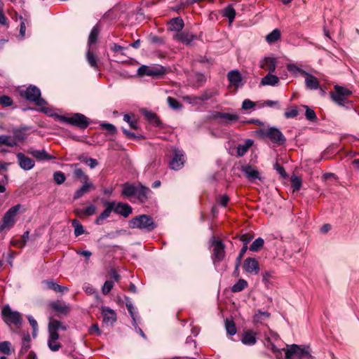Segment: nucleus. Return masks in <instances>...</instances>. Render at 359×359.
<instances>
[{
	"mask_svg": "<svg viewBox=\"0 0 359 359\" xmlns=\"http://www.w3.org/2000/svg\"><path fill=\"white\" fill-rule=\"evenodd\" d=\"M129 226L131 229H138L150 232L154 230L157 225L150 215H140L129 221Z\"/></svg>",
	"mask_w": 359,
	"mask_h": 359,
	"instance_id": "f257e3e1",
	"label": "nucleus"
},
{
	"mask_svg": "<svg viewBox=\"0 0 359 359\" xmlns=\"http://www.w3.org/2000/svg\"><path fill=\"white\" fill-rule=\"evenodd\" d=\"M1 318L4 322L8 326L14 325L16 327H20L22 318L20 313L12 311L9 305H5L1 309Z\"/></svg>",
	"mask_w": 359,
	"mask_h": 359,
	"instance_id": "f03ea898",
	"label": "nucleus"
},
{
	"mask_svg": "<svg viewBox=\"0 0 359 359\" xmlns=\"http://www.w3.org/2000/svg\"><path fill=\"white\" fill-rule=\"evenodd\" d=\"M22 97L29 102H34L37 106L42 107L46 104V101L41 97V90L35 86H29L26 89L19 91Z\"/></svg>",
	"mask_w": 359,
	"mask_h": 359,
	"instance_id": "7ed1b4c3",
	"label": "nucleus"
},
{
	"mask_svg": "<svg viewBox=\"0 0 359 359\" xmlns=\"http://www.w3.org/2000/svg\"><path fill=\"white\" fill-rule=\"evenodd\" d=\"M309 347L303 348L297 344L287 345V348H283L285 352V359H304L310 358L311 355L308 350Z\"/></svg>",
	"mask_w": 359,
	"mask_h": 359,
	"instance_id": "20e7f679",
	"label": "nucleus"
},
{
	"mask_svg": "<svg viewBox=\"0 0 359 359\" xmlns=\"http://www.w3.org/2000/svg\"><path fill=\"white\" fill-rule=\"evenodd\" d=\"M212 254L211 256L214 264L220 263L225 257V245L222 240L213 238L211 241Z\"/></svg>",
	"mask_w": 359,
	"mask_h": 359,
	"instance_id": "39448f33",
	"label": "nucleus"
},
{
	"mask_svg": "<svg viewBox=\"0 0 359 359\" xmlns=\"http://www.w3.org/2000/svg\"><path fill=\"white\" fill-rule=\"evenodd\" d=\"M334 91L330 93L332 100L339 106H344L347 99L352 95V91L343 86L335 85Z\"/></svg>",
	"mask_w": 359,
	"mask_h": 359,
	"instance_id": "423d86ee",
	"label": "nucleus"
},
{
	"mask_svg": "<svg viewBox=\"0 0 359 359\" xmlns=\"http://www.w3.org/2000/svg\"><path fill=\"white\" fill-rule=\"evenodd\" d=\"M20 208L21 205L17 204L6 212L2 219V224L0 225V231L5 229H11L14 226L15 223V217Z\"/></svg>",
	"mask_w": 359,
	"mask_h": 359,
	"instance_id": "0eeeda50",
	"label": "nucleus"
},
{
	"mask_svg": "<svg viewBox=\"0 0 359 359\" xmlns=\"http://www.w3.org/2000/svg\"><path fill=\"white\" fill-rule=\"evenodd\" d=\"M165 70L162 66L149 67L147 65H142L137 69V75L140 76H149L153 77H158L163 75Z\"/></svg>",
	"mask_w": 359,
	"mask_h": 359,
	"instance_id": "6e6552de",
	"label": "nucleus"
},
{
	"mask_svg": "<svg viewBox=\"0 0 359 359\" xmlns=\"http://www.w3.org/2000/svg\"><path fill=\"white\" fill-rule=\"evenodd\" d=\"M273 143L283 145L286 142V138L281 131L275 127L269 128L264 133Z\"/></svg>",
	"mask_w": 359,
	"mask_h": 359,
	"instance_id": "1a4fd4ad",
	"label": "nucleus"
},
{
	"mask_svg": "<svg viewBox=\"0 0 359 359\" xmlns=\"http://www.w3.org/2000/svg\"><path fill=\"white\" fill-rule=\"evenodd\" d=\"M211 118L214 120H219L220 123L229 125L232 122L238 121L239 116L236 114L216 111L212 114Z\"/></svg>",
	"mask_w": 359,
	"mask_h": 359,
	"instance_id": "9d476101",
	"label": "nucleus"
},
{
	"mask_svg": "<svg viewBox=\"0 0 359 359\" xmlns=\"http://www.w3.org/2000/svg\"><path fill=\"white\" fill-rule=\"evenodd\" d=\"M89 124V118L82 114L76 113L70 116L69 125L76 126L79 129L84 130L88 127Z\"/></svg>",
	"mask_w": 359,
	"mask_h": 359,
	"instance_id": "9b49d317",
	"label": "nucleus"
},
{
	"mask_svg": "<svg viewBox=\"0 0 359 359\" xmlns=\"http://www.w3.org/2000/svg\"><path fill=\"white\" fill-rule=\"evenodd\" d=\"M173 157L169 163V166L172 170H180L184 164V154L182 151L175 149L173 151Z\"/></svg>",
	"mask_w": 359,
	"mask_h": 359,
	"instance_id": "f8f14e48",
	"label": "nucleus"
},
{
	"mask_svg": "<svg viewBox=\"0 0 359 359\" xmlns=\"http://www.w3.org/2000/svg\"><path fill=\"white\" fill-rule=\"evenodd\" d=\"M114 206V212L123 216V217H128L133 212L132 207L122 202L111 201Z\"/></svg>",
	"mask_w": 359,
	"mask_h": 359,
	"instance_id": "ddd939ff",
	"label": "nucleus"
},
{
	"mask_svg": "<svg viewBox=\"0 0 359 359\" xmlns=\"http://www.w3.org/2000/svg\"><path fill=\"white\" fill-rule=\"evenodd\" d=\"M26 151L28 154H30L39 161L53 160L55 158V156L48 154L45 149L37 150L30 147L27 149Z\"/></svg>",
	"mask_w": 359,
	"mask_h": 359,
	"instance_id": "4468645a",
	"label": "nucleus"
},
{
	"mask_svg": "<svg viewBox=\"0 0 359 359\" xmlns=\"http://www.w3.org/2000/svg\"><path fill=\"white\" fill-rule=\"evenodd\" d=\"M102 203L105 207V209L100 214L95 221V224L97 225L102 224L103 221L107 219L110 216L111 213L114 212V206L111 201H103Z\"/></svg>",
	"mask_w": 359,
	"mask_h": 359,
	"instance_id": "2eb2a0df",
	"label": "nucleus"
},
{
	"mask_svg": "<svg viewBox=\"0 0 359 359\" xmlns=\"http://www.w3.org/2000/svg\"><path fill=\"white\" fill-rule=\"evenodd\" d=\"M16 157L19 166L22 169L25 170H29L34 168L35 165L34 161L32 158L25 156L23 153H18Z\"/></svg>",
	"mask_w": 359,
	"mask_h": 359,
	"instance_id": "dca6fc26",
	"label": "nucleus"
},
{
	"mask_svg": "<svg viewBox=\"0 0 359 359\" xmlns=\"http://www.w3.org/2000/svg\"><path fill=\"white\" fill-rule=\"evenodd\" d=\"M243 267L250 273L257 274L259 271V262L255 258H247L243 262Z\"/></svg>",
	"mask_w": 359,
	"mask_h": 359,
	"instance_id": "f3484780",
	"label": "nucleus"
},
{
	"mask_svg": "<svg viewBox=\"0 0 359 359\" xmlns=\"http://www.w3.org/2000/svg\"><path fill=\"white\" fill-rule=\"evenodd\" d=\"M227 79L231 86L238 88L243 86L242 76L238 70H231L227 74Z\"/></svg>",
	"mask_w": 359,
	"mask_h": 359,
	"instance_id": "a211bd4d",
	"label": "nucleus"
},
{
	"mask_svg": "<svg viewBox=\"0 0 359 359\" xmlns=\"http://www.w3.org/2000/svg\"><path fill=\"white\" fill-rule=\"evenodd\" d=\"M197 355L196 342L193 340L187 341L184 346V357L188 359H196Z\"/></svg>",
	"mask_w": 359,
	"mask_h": 359,
	"instance_id": "6ab92c4d",
	"label": "nucleus"
},
{
	"mask_svg": "<svg viewBox=\"0 0 359 359\" xmlns=\"http://www.w3.org/2000/svg\"><path fill=\"white\" fill-rule=\"evenodd\" d=\"M174 39L187 46L191 45L192 41L196 39V36L186 32H177Z\"/></svg>",
	"mask_w": 359,
	"mask_h": 359,
	"instance_id": "aec40b11",
	"label": "nucleus"
},
{
	"mask_svg": "<svg viewBox=\"0 0 359 359\" xmlns=\"http://www.w3.org/2000/svg\"><path fill=\"white\" fill-rule=\"evenodd\" d=\"M95 189V187L90 181L83 182V184L78 190L75 191L73 198L74 200H78L79 198H81L83 195L88 194L91 190H94Z\"/></svg>",
	"mask_w": 359,
	"mask_h": 359,
	"instance_id": "412c9836",
	"label": "nucleus"
},
{
	"mask_svg": "<svg viewBox=\"0 0 359 359\" xmlns=\"http://www.w3.org/2000/svg\"><path fill=\"white\" fill-rule=\"evenodd\" d=\"M241 341L246 346H252L257 342V333L252 330L244 331Z\"/></svg>",
	"mask_w": 359,
	"mask_h": 359,
	"instance_id": "4be33fe9",
	"label": "nucleus"
},
{
	"mask_svg": "<svg viewBox=\"0 0 359 359\" xmlns=\"http://www.w3.org/2000/svg\"><path fill=\"white\" fill-rule=\"evenodd\" d=\"M150 193L151 190L148 187L140 184L137 186L135 196L141 203H144L147 201Z\"/></svg>",
	"mask_w": 359,
	"mask_h": 359,
	"instance_id": "5701e85b",
	"label": "nucleus"
},
{
	"mask_svg": "<svg viewBox=\"0 0 359 359\" xmlns=\"http://www.w3.org/2000/svg\"><path fill=\"white\" fill-rule=\"evenodd\" d=\"M302 75L306 76L305 83L306 86L311 90H316L319 87V82L318 79L312 74L305 72H302Z\"/></svg>",
	"mask_w": 359,
	"mask_h": 359,
	"instance_id": "b1692460",
	"label": "nucleus"
},
{
	"mask_svg": "<svg viewBox=\"0 0 359 359\" xmlns=\"http://www.w3.org/2000/svg\"><path fill=\"white\" fill-rule=\"evenodd\" d=\"M142 114L144 115L145 118L152 125L155 126H161L162 123L160 121L158 116L156 114L148 111L145 109L142 110Z\"/></svg>",
	"mask_w": 359,
	"mask_h": 359,
	"instance_id": "393cba45",
	"label": "nucleus"
},
{
	"mask_svg": "<svg viewBox=\"0 0 359 359\" xmlns=\"http://www.w3.org/2000/svg\"><path fill=\"white\" fill-rule=\"evenodd\" d=\"M169 30L180 32L184 27V23L180 17L173 18L168 22Z\"/></svg>",
	"mask_w": 359,
	"mask_h": 359,
	"instance_id": "a878e982",
	"label": "nucleus"
},
{
	"mask_svg": "<svg viewBox=\"0 0 359 359\" xmlns=\"http://www.w3.org/2000/svg\"><path fill=\"white\" fill-rule=\"evenodd\" d=\"M102 314L103 316V321L105 323H113L116 320V313L107 306L102 308Z\"/></svg>",
	"mask_w": 359,
	"mask_h": 359,
	"instance_id": "bb28decb",
	"label": "nucleus"
},
{
	"mask_svg": "<svg viewBox=\"0 0 359 359\" xmlns=\"http://www.w3.org/2000/svg\"><path fill=\"white\" fill-rule=\"evenodd\" d=\"M260 67L269 70V73H273L276 67V62L274 58L265 57L260 62Z\"/></svg>",
	"mask_w": 359,
	"mask_h": 359,
	"instance_id": "cd10ccee",
	"label": "nucleus"
},
{
	"mask_svg": "<svg viewBox=\"0 0 359 359\" xmlns=\"http://www.w3.org/2000/svg\"><path fill=\"white\" fill-rule=\"evenodd\" d=\"M28 129L29 128L27 127H22L13 129L12 131L13 134V139L15 141H25L28 136V133H27Z\"/></svg>",
	"mask_w": 359,
	"mask_h": 359,
	"instance_id": "c85d7f7f",
	"label": "nucleus"
},
{
	"mask_svg": "<svg viewBox=\"0 0 359 359\" xmlns=\"http://www.w3.org/2000/svg\"><path fill=\"white\" fill-rule=\"evenodd\" d=\"M50 306L55 311L62 314H67L69 311V307L65 303L60 300L51 302L50 304Z\"/></svg>",
	"mask_w": 359,
	"mask_h": 359,
	"instance_id": "c756f323",
	"label": "nucleus"
},
{
	"mask_svg": "<svg viewBox=\"0 0 359 359\" xmlns=\"http://www.w3.org/2000/svg\"><path fill=\"white\" fill-rule=\"evenodd\" d=\"M280 79L278 76L273 75L272 73H269L262 79L261 85L274 86L278 83Z\"/></svg>",
	"mask_w": 359,
	"mask_h": 359,
	"instance_id": "7c9ffc66",
	"label": "nucleus"
},
{
	"mask_svg": "<svg viewBox=\"0 0 359 359\" xmlns=\"http://www.w3.org/2000/svg\"><path fill=\"white\" fill-rule=\"evenodd\" d=\"M31 347V337L29 332H27L24 334L22 339V344H21V348L19 351L20 355H24L25 354L29 349Z\"/></svg>",
	"mask_w": 359,
	"mask_h": 359,
	"instance_id": "2f4dec72",
	"label": "nucleus"
},
{
	"mask_svg": "<svg viewBox=\"0 0 359 359\" xmlns=\"http://www.w3.org/2000/svg\"><path fill=\"white\" fill-rule=\"evenodd\" d=\"M137 189V187L130 184L128 183H126L123 186L121 194L124 197H131L135 196Z\"/></svg>",
	"mask_w": 359,
	"mask_h": 359,
	"instance_id": "473e14b6",
	"label": "nucleus"
},
{
	"mask_svg": "<svg viewBox=\"0 0 359 359\" xmlns=\"http://www.w3.org/2000/svg\"><path fill=\"white\" fill-rule=\"evenodd\" d=\"M76 164H72L71 167H75V169L74 170V177L79 179L81 182H89V177L84 173V172L81 169L76 168Z\"/></svg>",
	"mask_w": 359,
	"mask_h": 359,
	"instance_id": "72a5a7b5",
	"label": "nucleus"
},
{
	"mask_svg": "<svg viewBox=\"0 0 359 359\" xmlns=\"http://www.w3.org/2000/svg\"><path fill=\"white\" fill-rule=\"evenodd\" d=\"M253 141L248 139L243 144H239L237 147V154L238 156H243L248 151L250 147L252 145Z\"/></svg>",
	"mask_w": 359,
	"mask_h": 359,
	"instance_id": "f704fd0d",
	"label": "nucleus"
},
{
	"mask_svg": "<svg viewBox=\"0 0 359 359\" xmlns=\"http://www.w3.org/2000/svg\"><path fill=\"white\" fill-rule=\"evenodd\" d=\"M86 59L91 67L96 70L98 69L97 58L90 49L86 53Z\"/></svg>",
	"mask_w": 359,
	"mask_h": 359,
	"instance_id": "c9c22d12",
	"label": "nucleus"
},
{
	"mask_svg": "<svg viewBox=\"0 0 359 359\" xmlns=\"http://www.w3.org/2000/svg\"><path fill=\"white\" fill-rule=\"evenodd\" d=\"M243 171L250 179L255 180L259 178V172L250 165L243 167Z\"/></svg>",
	"mask_w": 359,
	"mask_h": 359,
	"instance_id": "e433bc0d",
	"label": "nucleus"
},
{
	"mask_svg": "<svg viewBox=\"0 0 359 359\" xmlns=\"http://www.w3.org/2000/svg\"><path fill=\"white\" fill-rule=\"evenodd\" d=\"M280 36L281 34L280 30L275 29L266 36V41L269 43H273L279 40Z\"/></svg>",
	"mask_w": 359,
	"mask_h": 359,
	"instance_id": "4c0bfd02",
	"label": "nucleus"
},
{
	"mask_svg": "<svg viewBox=\"0 0 359 359\" xmlns=\"http://www.w3.org/2000/svg\"><path fill=\"white\" fill-rule=\"evenodd\" d=\"M46 284L48 289L53 290L55 292H64L68 290L67 287L61 286L53 280H46Z\"/></svg>",
	"mask_w": 359,
	"mask_h": 359,
	"instance_id": "58836bf2",
	"label": "nucleus"
},
{
	"mask_svg": "<svg viewBox=\"0 0 359 359\" xmlns=\"http://www.w3.org/2000/svg\"><path fill=\"white\" fill-rule=\"evenodd\" d=\"M224 323L227 334L231 336L236 334L237 330L234 322L232 320L226 318Z\"/></svg>",
	"mask_w": 359,
	"mask_h": 359,
	"instance_id": "ea45409f",
	"label": "nucleus"
},
{
	"mask_svg": "<svg viewBox=\"0 0 359 359\" xmlns=\"http://www.w3.org/2000/svg\"><path fill=\"white\" fill-rule=\"evenodd\" d=\"M0 142L1 144L6 145L10 147H13L17 146L18 142L13 138H11L7 135H0Z\"/></svg>",
	"mask_w": 359,
	"mask_h": 359,
	"instance_id": "a19ab883",
	"label": "nucleus"
},
{
	"mask_svg": "<svg viewBox=\"0 0 359 359\" xmlns=\"http://www.w3.org/2000/svg\"><path fill=\"white\" fill-rule=\"evenodd\" d=\"M123 121L127 122L131 128L135 130H137L138 128L137 121L134 114H125L123 116Z\"/></svg>",
	"mask_w": 359,
	"mask_h": 359,
	"instance_id": "79ce46f5",
	"label": "nucleus"
},
{
	"mask_svg": "<svg viewBox=\"0 0 359 359\" xmlns=\"http://www.w3.org/2000/svg\"><path fill=\"white\" fill-rule=\"evenodd\" d=\"M223 15L228 18L229 22H232L236 17V11L232 6L229 5L224 9Z\"/></svg>",
	"mask_w": 359,
	"mask_h": 359,
	"instance_id": "37998d69",
	"label": "nucleus"
},
{
	"mask_svg": "<svg viewBox=\"0 0 359 359\" xmlns=\"http://www.w3.org/2000/svg\"><path fill=\"white\" fill-rule=\"evenodd\" d=\"M98 34H99V29H98L97 26H94L93 27V29H91L90 33L89 34V37H88V43L90 46L96 43V41L97 40Z\"/></svg>",
	"mask_w": 359,
	"mask_h": 359,
	"instance_id": "c03bdc74",
	"label": "nucleus"
},
{
	"mask_svg": "<svg viewBox=\"0 0 359 359\" xmlns=\"http://www.w3.org/2000/svg\"><path fill=\"white\" fill-rule=\"evenodd\" d=\"M248 286V283L244 279H239L236 283H235L232 287L231 291L233 292H239L243 290Z\"/></svg>",
	"mask_w": 359,
	"mask_h": 359,
	"instance_id": "a18cd8bd",
	"label": "nucleus"
},
{
	"mask_svg": "<svg viewBox=\"0 0 359 359\" xmlns=\"http://www.w3.org/2000/svg\"><path fill=\"white\" fill-rule=\"evenodd\" d=\"M264 241L262 238H257L250 245L249 249L252 252H258L264 245Z\"/></svg>",
	"mask_w": 359,
	"mask_h": 359,
	"instance_id": "49530a36",
	"label": "nucleus"
},
{
	"mask_svg": "<svg viewBox=\"0 0 359 359\" xmlns=\"http://www.w3.org/2000/svg\"><path fill=\"white\" fill-rule=\"evenodd\" d=\"M72 224L74 228V235L75 236H79L84 233V229L81 222L77 219H73L72 221Z\"/></svg>",
	"mask_w": 359,
	"mask_h": 359,
	"instance_id": "de8ad7c7",
	"label": "nucleus"
},
{
	"mask_svg": "<svg viewBox=\"0 0 359 359\" xmlns=\"http://www.w3.org/2000/svg\"><path fill=\"white\" fill-rule=\"evenodd\" d=\"M302 184V180L299 177L292 176L291 177V187L293 192L297 191L300 189Z\"/></svg>",
	"mask_w": 359,
	"mask_h": 359,
	"instance_id": "09e8293b",
	"label": "nucleus"
},
{
	"mask_svg": "<svg viewBox=\"0 0 359 359\" xmlns=\"http://www.w3.org/2000/svg\"><path fill=\"white\" fill-rule=\"evenodd\" d=\"M126 305L127 309H128L131 318H133V325H136V318H135V308H134L133 305L132 304L129 297H126Z\"/></svg>",
	"mask_w": 359,
	"mask_h": 359,
	"instance_id": "8fccbe9b",
	"label": "nucleus"
},
{
	"mask_svg": "<svg viewBox=\"0 0 359 359\" xmlns=\"http://www.w3.org/2000/svg\"><path fill=\"white\" fill-rule=\"evenodd\" d=\"M213 97V94L209 91H205L200 96H195L192 98V102L197 103L198 101H206Z\"/></svg>",
	"mask_w": 359,
	"mask_h": 359,
	"instance_id": "3c124183",
	"label": "nucleus"
},
{
	"mask_svg": "<svg viewBox=\"0 0 359 359\" xmlns=\"http://www.w3.org/2000/svg\"><path fill=\"white\" fill-rule=\"evenodd\" d=\"M306 109L305 116L306 118L310 121H316L317 116L315 111L311 108H309L307 105L303 106Z\"/></svg>",
	"mask_w": 359,
	"mask_h": 359,
	"instance_id": "603ef678",
	"label": "nucleus"
},
{
	"mask_svg": "<svg viewBox=\"0 0 359 359\" xmlns=\"http://www.w3.org/2000/svg\"><path fill=\"white\" fill-rule=\"evenodd\" d=\"M48 328L54 329L56 330H66V326L63 325L60 321L57 320L51 319L48 323Z\"/></svg>",
	"mask_w": 359,
	"mask_h": 359,
	"instance_id": "864d4df0",
	"label": "nucleus"
},
{
	"mask_svg": "<svg viewBox=\"0 0 359 359\" xmlns=\"http://www.w3.org/2000/svg\"><path fill=\"white\" fill-rule=\"evenodd\" d=\"M100 127L102 129H104L105 130H107L108 132V133L110 135H115L117 133L116 128L115 127V126H114L111 123H102L100 124Z\"/></svg>",
	"mask_w": 359,
	"mask_h": 359,
	"instance_id": "5fc2aeb1",
	"label": "nucleus"
},
{
	"mask_svg": "<svg viewBox=\"0 0 359 359\" xmlns=\"http://www.w3.org/2000/svg\"><path fill=\"white\" fill-rule=\"evenodd\" d=\"M79 159L83 161V163H86L90 168H94L98 164L97 161L93 158L79 156Z\"/></svg>",
	"mask_w": 359,
	"mask_h": 359,
	"instance_id": "6e6d98bb",
	"label": "nucleus"
},
{
	"mask_svg": "<svg viewBox=\"0 0 359 359\" xmlns=\"http://www.w3.org/2000/svg\"><path fill=\"white\" fill-rule=\"evenodd\" d=\"M167 102L169 107L173 109H181L182 107V105L178 102V100L172 97H168Z\"/></svg>",
	"mask_w": 359,
	"mask_h": 359,
	"instance_id": "4d7b16f0",
	"label": "nucleus"
},
{
	"mask_svg": "<svg viewBox=\"0 0 359 359\" xmlns=\"http://www.w3.org/2000/svg\"><path fill=\"white\" fill-rule=\"evenodd\" d=\"M0 104L4 107H11L13 104L12 98L8 95L0 96Z\"/></svg>",
	"mask_w": 359,
	"mask_h": 359,
	"instance_id": "13d9d810",
	"label": "nucleus"
},
{
	"mask_svg": "<svg viewBox=\"0 0 359 359\" xmlns=\"http://www.w3.org/2000/svg\"><path fill=\"white\" fill-rule=\"evenodd\" d=\"M48 346L52 351H57L61 348V344L56 339H48Z\"/></svg>",
	"mask_w": 359,
	"mask_h": 359,
	"instance_id": "bf43d9fd",
	"label": "nucleus"
},
{
	"mask_svg": "<svg viewBox=\"0 0 359 359\" xmlns=\"http://www.w3.org/2000/svg\"><path fill=\"white\" fill-rule=\"evenodd\" d=\"M53 179L56 184H62L65 182L66 177L62 172L57 171L53 174Z\"/></svg>",
	"mask_w": 359,
	"mask_h": 359,
	"instance_id": "052dcab7",
	"label": "nucleus"
},
{
	"mask_svg": "<svg viewBox=\"0 0 359 359\" xmlns=\"http://www.w3.org/2000/svg\"><path fill=\"white\" fill-rule=\"evenodd\" d=\"M284 115L286 118H293L299 115V110L297 107H293L291 109L287 110Z\"/></svg>",
	"mask_w": 359,
	"mask_h": 359,
	"instance_id": "680f3d73",
	"label": "nucleus"
},
{
	"mask_svg": "<svg viewBox=\"0 0 359 359\" xmlns=\"http://www.w3.org/2000/svg\"><path fill=\"white\" fill-rule=\"evenodd\" d=\"M114 287V282L112 280H107L102 287V293L104 295H107Z\"/></svg>",
	"mask_w": 359,
	"mask_h": 359,
	"instance_id": "e2e57ef3",
	"label": "nucleus"
},
{
	"mask_svg": "<svg viewBox=\"0 0 359 359\" xmlns=\"http://www.w3.org/2000/svg\"><path fill=\"white\" fill-rule=\"evenodd\" d=\"M247 250H248V246H243V248L240 250V252H239V254L236 258V271H238V268L241 263V259H243V257Z\"/></svg>",
	"mask_w": 359,
	"mask_h": 359,
	"instance_id": "0e129e2a",
	"label": "nucleus"
},
{
	"mask_svg": "<svg viewBox=\"0 0 359 359\" xmlns=\"http://www.w3.org/2000/svg\"><path fill=\"white\" fill-rule=\"evenodd\" d=\"M0 352L10 355L11 354V343L8 341L0 343Z\"/></svg>",
	"mask_w": 359,
	"mask_h": 359,
	"instance_id": "69168bd1",
	"label": "nucleus"
},
{
	"mask_svg": "<svg viewBox=\"0 0 359 359\" xmlns=\"http://www.w3.org/2000/svg\"><path fill=\"white\" fill-rule=\"evenodd\" d=\"M217 203L222 207H226L229 201V197L227 195H222L217 198Z\"/></svg>",
	"mask_w": 359,
	"mask_h": 359,
	"instance_id": "338daca9",
	"label": "nucleus"
},
{
	"mask_svg": "<svg viewBox=\"0 0 359 359\" xmlns=\"http://www.w3.org/2000/svg\"><path fill=\"white\" fill-rule=\"evenodd\" d=\"M255 103L248 99L245 100L242 103V109L243 110H248L254 108Z\"/></svg>",
	"mask_w": 359,
	"mask_h": 359,
	"instance_id": "774afa93",
	"label": "nucleus"
}]
</instances>
